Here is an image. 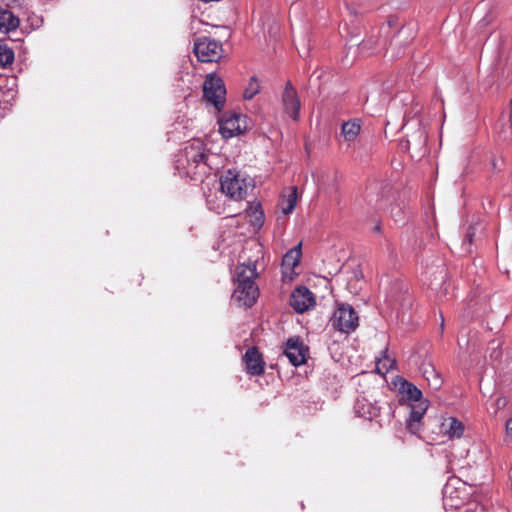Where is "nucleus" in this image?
I'll use <instances>...</instances> for the list:
<instances>
[{
  "mask_svg": "<svg viewBox=\"0 0 512 512\" xmlns=\"http://www.w3.org/2000/svg\"><path fill=\"white\" fill-rule=\"evenodd\" d=\"M175 168L181 176L191 179L207 174L210 168L209 155L203 142L195 139L180 150L176 155Z\"/></svg>",
  "mask_w": 512,
  "mask_h": 512,
  "instance_id": "1",
  "label": "nucleus"
},
{
  "mask_svg": "<svg viewBox=\"0 0 512 512\" xmlns=\"http://www.w3.org/2000/svg\"><path fill=\"white\" fill-rule=\"evenodd\" d=\"M257 277L256 263H242L235 270V288L232 301L240 307H251L259 296V290L254 279Z\"/></svg>",
  "mask_w": 512,
  "mask_h": 512,
  "instance_id": "2",
  "label": "nucleus"
},
{
  "mask_svg": "<svg viewBox=\"0 0 512 512\" xmlns=\"http://www.w3.org/2000/svg\"><path fill=\"white\" fill-rule=\"evenodd\" d=\"M465 484L459 478H450L443 488V505L446 512H484L475 502H467Z\"/></svg>",
  "mask_w": 512,
  "mask_h": 512,
  "instance_id": "3",
  "label": "nucleus"
},
{
  "mask_svg": "<svg viewBox=\"0 0 512 512\" xmlns=\"http://www.w3.org/2000/svg\"><path fill=\"white\" fill-rule=\"evenodd\" d=\"M220 186L221 191L235 201L245 198L248 191L253 188L251 178L234 170H228L222 175Z\"/></svg>",
  "mask_w": 512,
  "mask_h": 512,
  "instance_id": "4",
  "label": "nucleus"
},
{
  "mask_svg": "<svg viewBox=\"0 0 512 512\" xmlns=\"http://www.w3.org/2000/svg\"><path fill=\"white\" fill-rule=\"evenodd\" d=\"M226 89L221 78L209 74L203 85V97L207 103L221 110L225 103Z\"/></svg>",
  "mask_w": 512,
  "mask_h": 512,
  "instance_id": "5",
  "label": "nucleus"
},
{
  "mask_svg": "<svg viewBox=\"0 0 512 512\" xmlns=\"http://www.w3.org/2000/svg\"><path fill=\"white\" fill-rule=\"evenodd\" d=\"M194 53L201 62H216L222 57V44L210 37H198L194 42Z\"/></svg>",
  "mask_w": 512,
  "mask_h": 512,
  "instance_id": "6",
  "label": "nucleus"
},
{
  "mask_svg": "<svg viewBox=\"0 0 512 512\" xmlns=\"http://www.w3.org/2000/svg\"><path fill=\"white\" fill-rule=\"evenodd\" d=\"M330 322L335 329L348 334L358 327V316L350 305L340 304Z\"/></svg>",
  "mask_w": 512,
  "mask_h": 512,
  "instance_id": "7",
  "label": "nucleus"
},
{
  "mask_svg": "<svg viewBox=\"0 0 512 512\" xmlns=\"http://www.w3.org/2000/svg\"><path fill=\"white\" fill-rule=\"evenodd\" d=\"M290 305L296 312L303 313L314 307L315 297L307 287L299 286L291 293Z\"/></svg>",
  "mask_w": 512,
  "mask_h": 512,
  "instance_id": "8",
  "label": "nucleus"
},
{
  "mask_svg": "<svg viewBox=\"0 0 512 512\" xmlns=\"http://www.w3.org/2000/svg\"><path fill=\"white\" fill-rule=\"evenodd\" d=\"M308 348L298 338H290L286 342L284 355L293 366H300L306 362Z\"/></svg>",
  "mask_w": 512,
  "mask_h": 512,
  "instance_id": "9",
  "label": "nucleus"
},
{
  "mask_svg": "<svg viewBox=\"0 0 512 512\" xmlns=\"http://www.w3.org/2000/svg\"><path fill=\"white\" fill-rule=\"evenodd\" d=\"M220 133L224 138H232L241 134L245 129V119L239 114L224 116L219 123Z\"/></svg>",
  "mask_w": 512,
  "mask_h": 512,
  "instance_id": "10",
  "label": "nucleus"
},
{
  "mask_svg": "<svg viewBox=\"0 0 512 512\" xmlns=\"http://www.w3.org/2000/svg\"><path fill=\"white\" fill-rule=\"evenodd\" d=\"M282 104L285 113L294 121L299 119L300 100L291 82H287L282 93Z\"/></svg>",
  "mask_w": 512,
  "mask_h": 512,
  "instance_id": "11",
  "label": "nucleus"
},
{
  "mask_svg": "<svg viewBox=\"0 0 512 512\" xmlns=\"http://www.w3.org/2000/svg\"><path fill=\"white\" fill-rule=\"evenodd\" d=\"M427 280L429 281V287L433 290L437 296H445L448 292L447 284V270L441 265L436 267L435 270H429L426 272Z\"/></svg>",
  "mask_w": 512,
  "mask_h": 512,
  "instance_id": "12",
  "label": "nucleus"
},
{
  "mask_svg": "<svg viewBox=\"0 0 512 512\" xmlns=\"http://www.w3.org/2000/svg\"><path fill=\"white\" fill-rule=\"evenodd\" d=\"M243 362L245 363V370L248 374L260 376L264 373L265 364L256 347H251L245 352Z\"/></svg>",
  "mask_w": 512,
  "mask_h": 512,
  "instance_id": "13",
  "label": "nucleus"
},
{
  "mask_svg": "<svg viewBox=\"0 0 512 512\" xmlns=\"http://www.w3.org/2000/svg\"><path fill=\"white\" fill-rule=\"evenodd\" d=\"M465 426L462 421L456 417H443L439 425V433L447 436L449 439L461 438L464 434Z\"/></svg>",
  "mask_w": 512,
  "mask_h": 512,
  "instance_id": "14",
  "label": "nucleus"
},
{
  "mask_svg": "<svg viewBox=\"0 0 512 512\" xmlns=\"http://www.w3.org/2000/svg\"><path fill=\"white\" fill-rule=\"evenodd\" d=\"M411 411L407 419V429L410 433L416 434L420 428V422L428 408V401H420L417 404H410Z\"/></svg>",
  "mask_w": 512,
  "mask_h": 512,
  "instance_id": "15",
  "label": "nucleus"
},
{
  "mask_svg": "<svg viewBox=\"0 0 512 512\" xmlns=\"http://www.w3.org/2000/svg\"><path fill=\"white\" fill-rule=\"evenodd\" d=\"M427 132L418 127L412 134L407 136L406 140V148L413 149L418 155L425 152V147L427 143Z\"/></svg>",
  "mask_w": 512,
  "mask_h": 512,
  "instance_id": "16",
  "label": "nucleus"
},
{
  "mask_svg": "<svg viewBox=\"0 0 512 512\" xmlns=\"http://www.w3.org/2000/svg\"><path fill=\"white\" fill-rule=\"evenodd\" d=\"M301 257V243L290 249L282 258V273L285 277L294 273Z\"/></svg>",
  "mask_w": 512,
  "mask_h": 512,
  "instance_id": "17",
  "label": "nucleus"
},
{
  "mask_svg": "<svg viewBox=\"0 0 512 512\" xmlns=\"http://www.w3.org/2000/svg\"><path fill=\"white\" fill-rule=\"evenodd\" d=\"M398 391L401 394L402 399L408 401L410 404L427 401L426 399H423L421 390L407 380H401Z\"/></svg>",
  "mask_w": 512,
  "mask_h": 512,
  "instance_id": "18",
  "label": "nucleus"
},
{
  "mask_svg": "<svg viewBox=\"0 0 512 512\" xmlns=\"http://www.w3.org/2000/svg\"><path fill=\"white\" fill-rule=\"evenodd\" d=\"M362 121L359 118H353L345 121L341 125V136L346 142H354L360 134Z\"/></svg>",
  "mask_w": 512,
  "mask_h": 512,
  "instance_id": "19",
  "label": "nucleus"
},
{
  "mask_svg": "<svg viewBox=\"0 0 512 512\" xmlns=\"http://www.w3.org/2000/svg\"><path fill=\"white\" fill-rule=\"evenodd\" d=\"M19 25V18L9 9L0 6V32L9 33L16 30Z\"/></svg>",
  "mask_w": 512,
  "mask_h": 512,
  "instance_id": "20",
  "label": "nucleus"
},
{
  "mask_svg": "<svg viewBox=\"0 0 512 512\" xmlns=\"http://www.w3.org/2000/svg\"><path fill=\"white\" fill-rule=\"evenodd\" d=\"M297 188L295 186L289 187L283 194L281 199V210L284 215L293 212L297 204Z\"/></svg>",
  "mask_w": 512,
  "mask_h": 512,
  "instance_id": "21",
  "label": "nucleus"
},
{
  "mask_svg": "<svg viewBox=\"0 0 512 512\" xmlns=\"http://www.w3.org/2000/svg\"><path fill=\"white\" fill-rule=\"evenodd\" d=\"M422 374L426 381L428 382V385L433 390H438L442 386L443 380L441 378V375L433 365L424 364L422 367Z\"/></svg>",
  "mask_w": 512,
  "mask_h": 512,
  "instance_id": "22",
  "label": "nucleus"
},
{
  "mask_svg": "<svg viewBox=\"0 0 512 512\" xmlns=\"http://www.w3.org/2000/svg\"><path fill=\"white\" fill-rule=\"evenodd\" d=\"M354 409L357 416L366 419H372L378 415V408L373 404L368 403L364 398L357 400Z\"/></svg>",
  "mask_w": 512,
  "mask_h": 512,
  "instance_id": "23",
  "label": "nucleus"
},
{
  "mask_svg": "<svg viewBox=\"0 0 512 512\" xmlns=\"http://www.w3.org/2000/svg\"><path fill=\"white\" fill-rule=\"evenodd\" d=\"M247 213L251 217V223L254 227H262L264 223V214L259 203L249 204Z\"/></svg>",
  "mask_w": 512,
  "mask_h": 512,
  "instance_id": "24",
  "label": "nucleus"
},
{
  "mask_svg": "<svg viewBox=\"0 0 512 512\" xmlns=\"http://www.w3.org/2000/svg\"><path fill=\"white\" fill-rule=\"evenodd\" d=\"M395 360L387 355V350L383 351V356L377 360L376 369L379 373H386L395 365Z\"/></svg>",
  "mask_w": 512,
  "mask_h": 512,
  "instance_id": "25",
  "label": "nucleus"
},
{
  "mask_svg": "<svg viewBox=\"0 0 512 512\" xmlns=\"http://www.w3.org/2000/svg\"><path fill=\"white\" fill-rule=\"evenodd\" d=\"M261 86L256 77H251L250 81L243 92V97L246 100L252 99L256 94L260 92Z\"/></svg>",
  "mask_w": 512,
  "mask_h": 512,
  "instance_id": "26",
  "label": "nucleus"
},
{
  "mask_svg": "<svg viewBox=\"0 0 512 512\" xmlns=\"http://www.w3.org/2000/svg\"><path fill=\"white\" fill-rule=\"evenodd\" d=\"M14 61V52L5 45H0V66H7Z\"/></svg>",
  "mask_w": 512,
  "mask_h": 512,
  "instance_id": "27",
  "label": "nucleus"
},
{
  "mask_svg": "<svg viewBox=\"0 0 512 512\" xmlns=\"http://www.w3.org/2000/svg\"><path fill=\"white\" fill-rule=\"evenodd\" d=\"M476 452H479V453H482V456H481V461H486L489 457V451L486 450V448L479 444V445H475L471 450H469L467 453L470 455H474L476 454Z\"/></svg>",
  "mask_w": 512,
  "mask_h": 512,
  "instance_id": "28",
  "label": "nucleus"
},
{
  "mask_svg": "<svg viewBox=\"0 0 512 512\" xmlns=\"http://www.w3.org/2000/svg\"><path fill=\"white\" fill-rule=\"evenodd\" d=\"M506 434L509 438H512V417L506 421Z\"/></svg>",
  "mask_w": 512,
  "mask_h": 512,
  "instance_id": "29",
  "label": "nucleus"
},
{
  "mask_svg": "<svg viewBox=\"0 0 512 512\" xmlns=\"http://www.w3.org/2000/svg\"><path fill=\"white\" fill-rule=\"evenodd\" d=\"M474 237V232L472 229H468L466 236H465V243L467 242L469 245L472 243Z\"/></svg>",
  "mask_w": 512,
  "mask_h": 512,
  "instance_id": "30",
  "label": "nucleus"
},
{
  "mask_svg": "<svg viewBox=\"0 0 512 512\" xmlns=\"http://www.w3.org/2000/svg\"><path fill=\"white\" fill-rule=\"evenodd\" d=\"M510 129H511V135H512V98H511V113H510Z\"/></svg>",
  "mask_w": 512,
  "mask_h": 512,
  "instance_id": "31",
  "label": "nucleus"
},
{
  "mask_svg": "<svg viewBox=\"0 0 512 512\" xmlns=\"http://www.w3.org/2000/svg\"><path fill=\"white\" fill-rule=\"evenodd\" d=\"M443 327H444V319H443V317L441 316V329H443Z\"/></svg>",
  "mask_w": 512,
  "mask_h": 512,
  "instance_id": "32",
  "label": "nucleus"
},
{
  "mask_svg": "<svg viewBox=\"0 0 512 512\" xmlns=\"http://www.w3.org/2000/svg\"><path fill=\"white\" fill-rule=\"evenodd\" d=\"M375 231H380V225L379 224L375 226Z\"/></svg>",
  "mask_w": 512,
  "mask_h": 512,
  "instance_id": "33",
  "label": "nucleus"
}]
</instances>
